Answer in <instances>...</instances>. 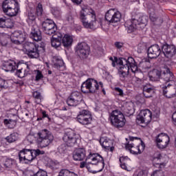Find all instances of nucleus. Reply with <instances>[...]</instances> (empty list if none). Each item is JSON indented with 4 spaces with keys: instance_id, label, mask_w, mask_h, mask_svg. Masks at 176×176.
Listing matches in <instances>:
<instances>
[{
    "instance_id": "nucleus-1",
    "label": "nucleus",
    "mask_w": 176,
    "mask_h": 176,
    "mask_svg": "<svg viewBox=\"0 0 176 176\" xmlns=\"http://www.w3.org/2000/svg\"><path fill=\"white\" fill-rule=\"evenodd\" d=\"M80 20L85 28L97 30L102 28L104 23L107 21L108 24H115L122 20V14L115 9H110L105 13L104 18H97L96 12L93 9L82 8L80 12Z\"/></svg>"
},
{
    "instance_id": "nucleus-2",
    "label": "nucleus",
    "mask_w": 176,
    "mask_h": 176,
    "mask_svg": "<svg viewBox=\"0 0 176 176\" xmlns=\"http://www.w3.org/2000/svg\"><path fill=\"white\" fill-rule=\"evenodd\" d=\"M163 79L166 82L162 85V94L166 98H171V97H175L176 95V87H173L174 85V74L170 71L168 68L166 72L162 74V71L154 69L150 72L149 79L151 82H159V80Z\"/></svg>"
},
{
    "instance_id": "nucleus-3",
    "label": "nucleus",
    "mask_w": 176,
    "mask_h": 176,
    "mask_svg": "<svg viewBox=\"0 0 176 176\" xmlns=\"http://www.w3.org/2000/svg\"><path fill=\"white\" fill-rule=\"evenodd\" d=\"M88 164H92V166H97L98 171H102L105 167V161L104 157L98 153H94L90 152L88 156L86 157V162H82L80 163V168H85L87 167Z\"/></svg>"
},
{
    "instance_id": "nucleus-4",
    "label": "nucleus",
    "mask_w": 176,
    "mask_h": 176,
    "mask_svg": "<svg viewBox=\"0 0 176 176\" xmlns=\"http://www.w3.org/2000/svg\"><path fill=\"white\" fill-rule=\"evenodd\" d=\"M72 42H74L72 36L69 34H65L63 36L61 33L56 34V35L53 36L51 38V45L55 49H58L61 46V44L64 47H69L72 46Z\"/></svg>"
},
{
    "instance_id": "nucleus-5",
    "label": "nucleus",
    "mask_w": 176,
    "mask_h": 176,
    "mask_svg": "<svg viewBox=\"0 0 176 176\" xmlns=\"http://www.w3.org/2000/svg\"><path fill=\"white\" fill-rule=\"evenodd\" d=\"M131 143H127L125 145L126 149L129 151L132 155H141L145 149V143L140 138L131 137L129 138Z\"/></svg>"
},
{
    "instance_id": "nucleus-6",
    "label": "nucleus",
    "mask_w": 176,
    "mask_h": 176,
    "mask_svg": "<svg viewBox=\"0 0 176 176\" xmlns=\"http://www.w3.org/2000/svg\"><path fill=\"white\" fill-rule=\"evenodd\" d=\"M53 140H54V136H53L52 132L47 129L40 131L36 137V144L40 148L49 146V145L53 142Z\"/></svg>"
},
{
    "instance_id": "nucleus-7",
    "label": "nucleus",
    "mask_w": 176,
    "mask_h": 176,
    "mask_svg": "<svg viewBox=\"0 0 176 176\" xmlns=\"http://www.w3.org/2000/svg\"><path fill=\"white\" fill-rule=\"evenodd\" d=\"M26 54L30 58H38L41 53L45 52V46L40 45L32 42H26L23 46Z\"/></svg>"
},
{
    "instance_id": "nucleus-8",
    "label": "nucleus",
    "mask_w": 176,
    "mask_h": 176,
    "mask_svg": "<svg viewBox=\"0 0 176 176\" xmlns=\"http://www.w3.org/2000/svg\"><path fill=\"white\" fill-rule=\"evenodd\" d=\"M110 122L116 129H122L126 124V118L124 115L118 110H113L109 115Z\"/></svg>"
},
{
    "instance_id": "nucleus-9",
    "label": "nucleus",
    "mask_w": 176,
    "mask_h": 176,
    "mask_svg": "<svg viewBox=\"0 0 176 176\" xmlns=\"http://www.w3.org/2000/svg\"><path fill=\"white\" fill-rule=\"evenodd\" d=\"M98 89H100L98 82L93 78H88L81 85V91L85 94L96 93Z\"/></svg>"
},
{
    "instance_id": "nucleus-10",
    "label": "nucleus",
    "mask_w": 176,
    "mask_h": 176,
    "mask_svg": "<svg viewBox=\"0 0 176 176\" xmlns=\"http://www.w3.org/2000/svg\"><path fill=\"white\" fill-rule=\"evenodd\" d=\"M63 140L67 146H78L80 142V135L70 131L65 133Z\"/></svg>"
},
{
    "instance_id": "nucleus-11",
    "label": "nucleus",
    "mask_w": 176,
    "mask_h": 176,
    "mask_svg": "<svg viewBox=\"0 0 176 176\" xmlns=\"http://www.w3.org/2000/svg\"><path fill=\"white\" fill-rule=\"evenodd\" d=\"M16 70V76L21 79L25 78L28 75H31V66L28 65V63H24V60L17 63Z\"/></svg>"
},
{
    "instance_id": "nucleus-12",
    "label": "nucleus",
    "mask_w": 176,
    "mask_h": 176,
    "mask_svg": "<svg viewBox=\"0 0 176 176\" xmlns=\"http://www.w3.org/2000/svg\"><path fill=\"white\" fill-rule=\"evenodd\" d=\"M42 28L44 33L47 35L54 36L60 32H57V25L52 19H46L42 23Z\"/></svg>"
},
{
    "instance_id": "nucleus-13",
    "label": "nucleus",
    "mask_w": 176,
    "mask_h": 176,
    "mask_svg": "<svg viewBox=\"0 0 176 176\" xmlns=\"http://www.w3.org/2000/svg\"><path fill=\"white\" fill-rule=\"evenodd\" d=\"M19 159L20 163H25V164H30L32 160H34V153L31 149L24 148L19 153Z\"/></svg>"
},
{
    "instance_id": "nucleus-14",
    "label": "nucleus",
    "mask_w": 176,
    "mask_h": 176,
    "mask_svg": "<svg viewBox=\"0 0 176 176\" xmlns=\"http://www.w3.org/2000/svg\"><path fill=\"white\" fill-rule=\"evenodd\" d=\"M155 142L159 149H166L170 144V136L166 133H160L156 137Z\"/></svg>"
},
{
    "instance_id": "nucleus-15",
    "label": "nucleus",
    "mask_w": 176,
    "mask_h": 176,
    "mask_svg": "<svg viewBox=\"0 0 176 176\" xmlns=\"http://www.w3.org/2000/svg\"><path fill=\"white\" fill-rule=\"evenodd\" d=\"M76 52L80 58H87L90 54V47L85 42L80 43L77 45Z\"/></svg>"
},
{
    "instance_id": "nucleus-16",
    "label": "nucleus",
    "mask_w": 176,
    "mask_h": 176,
    "mask_svg": "<svg viewBox=\"0 0 176 176\" xmlns=\"http://www.w3.org/2000/svg\"><path fill=\"white\" fill-rule=\"evenodd\" d=\"M91 120H93L91 114H90V111L87 110H82L80 111L79 114L77 116V122L80 123V124H90V123H91Z\"/></svg>"
},
{
    "instance_id": "nucleus-17",
    "label": "nucleus",
    "mask_w": 176,
    "mask_h": 176,
    "mask_svg": "<svg viewBox=\"0 0 176 176\" xmlns=\"http://www.w3.org/2000/svg\"><path fill=\"white\" fill-rule=\"evenodd\" d=\"M137 120L140 122L141 124L146 123L148 124V123L152 122V111L148 109L141 110L137 118Z\"/></svg>"
},
{
    "instance_id": "nucleus-18",
    "label": "nucleus",
    "mask_w": 176,
    "mask_h": 176,
    "mask_svg": "<svg viewBox=\"0 0 176 176\" xmlns=\"http://www.w3.org/2000/svg\"><path fill=\"white\" fill-rule=\"evenodd\" d=\"M125 67H129V72H130V69L133 74H135V76H136L137 74L140 73V70H138V65L137 63H135V60L134 58L130 56L128 58H125L123 63Z\"/></svg>"
},
{
    "instance_id": "nucleus-19",
    "label": "nucleus",
    "mask_w": 176,
    "mask_h": 176,
    "mask_svg": "<svg viewBox=\"0 0 176 176\" xmlns=\"http://www.w3.org/2000/svg\"><path fill=\"white\" fill-rule=\"evenodd\" d=\"M162 53L166 58H171L176 54V47L174 45L165 43L162 46Z\"/></svg>"
},
{
    "instance_id": "nucleus-20",
    "label": "nucleus",
    "mask_w": 176,
    "mask_h": 176,
    "mask_svg": "<svg viewBox=\"0 0 176 176\" xmlns=\"http://www.w3.org/2000/svg\"><path fill=\"white\" fill-rule=\"evenodd\" d=\"M162 54V49L157 44H153L147 50V56L148 58H157Z\"/></svg>"
},
{
    "instance_id": "nucleus-21",
    "label": "nucleus",
    "mask_w": 176,
    "mask_h": 176,
    "mask_svg": "<svg viewBox=\"0 0 176 176\" xmlns=\"http://www.w3.org/2000/svg\"><path fill=\"white\" fill-rule=\"evenodd\" d=\"M17 67V63L14 60L9 59L7 60H2L1 68L6 72H14Z\"/></svg>"
},
{
    "instance_id": "nucleus-22",
    "label": "nucleus",
    "mask_w": 176,
    "mask_h": 176,
    "mask_svg": "<svg viewBox=\"0 0 176 176\" xmlns=\"http://www.w3.org/2000/svg\"><path fill=\"white\" fill-rule=\"evenodd\" d=\"M11 42L15 45H21L25 41V37L21 30H15L10 36Z\"/></svg>"
},
{
    "instance_id": "nucleus-23",
    "label": "nucleus",
    "mask_w": 176,
    "mask_h": 176,
    "mask_svg": "<svg viewBox=\"0 0 176 176\" xmlns=\"http://www.w3.org/2000/svg\"><path fill=\"white\" fill-rule=\"evenodd\" d=\"M86 149L85 148H78L73 153V159L75 162H82L86 159Z\"/></svg>"
},
{
    "instance_id": "nucleus-24",
    "label": "nucleus",
    "mask_w": 176,
    "mask_h": 176,
    "mask_svg": "<svg viewBox=\"0 0 176 176\" xmlns=\"http://www.w3.org/2000/svg\"><path fill=\"white\" fill-rule=\"evenodd\" d=\"M120 80L121 82H124L126 78L129 76V67L125 66L124 64L120 65V68L118 69V72Z\"/></svg>"
},
{
    "instance_id": "nucleus-25",
    "label": "nucleus",
    "mask_w": 176,
    "mask_h": 176,
    "mask_svg": "<svg viewBox=\"0 0 176 176\" xmlns=\"http://www.w3.org/2000/svg\"><path fill=\"white\" fill-rule=\"evenodd\" d=\"M155 93V87L151 84H146L143 86V96L146 98H151Z\"/></svg>"
},
{
    "instance_id": "nucleus-26",
    "label": "nucleus",
    "mask_w": 176,
    "mask_h": 176,
    "mask_svg": "<svg viewBox=\"0 0 176 176\" xmlns=\"http://www.w3.org/2000/svg\"><path fill=\"white\" fill-rule=\"evenodd\" d=\"M100 144L102 148L107 149V151H110V152H113V150L115 149V147L111 146L112 141H111L109 139H107V138H100Z\"/></svg>"
},
{
    "instance_id": "nucleus-27",
    "label": "nucleus",
    "mask_w": 176,
    "mask_h": 176,
    "mask_svg": "<svg viewBox=\"0 0 176 176\" xmlns=\"http://www.w3.org/2000/svg\"><path fill=\"white\" fill-rule=\"evenodd\" d=\"M19 5V2L16 0H4L2 3L3 12L10 9V8H15Z\"/></svg>"
},
{
    "instance_id": "nucleus-28",
    "label": "nucleus",
    "mask_w": 176,
    "mask_h": 176,
    "mask_svg": "<svg viewBox=\"0 0 176 176\" xmlns=\"http://www.w3.org/2000/svg\"><path fill=\"white\" fill-rule=\"evenodd\" d=\"M19 10H20V6L18 4L17 6H15V8H8L3 12L10 17H14V16L19 14Z\"/></svg>"
},
{
    "instance_id": "nucleus-29",
    "label": "nucleus",
    "mask_w": 176,
    "mask_h": 176,
    "mask_svg": "<svg viewBox=\"0 0 176 176\" xmlns=\"http://www.w3.org/2000/svg\"><path fill=\"white\" fill-rule=\"evenodd\" d=\"M30 38L36 42H39V41H42V34L41 33L39 29L32 30L30 33Z\"/></svg>"
},
{
    "instance_id": "nucleus-30",
    "label": "nucleus",
    "mask_w": 176,
    "mask_h": 176,
    "mask_svg": "<svg viewBox=\"0 0 176 176\" xmlns=\"http://www.w3.org/2000/svg\"><path fill=\"white\" fill-rule=\"evenodd\" d=\"M23 176H47V172L42 169H39L37 172L30 170L27 173L24 174Z\"/></svg>"
},
{
    "instance_id": "nucleus-31",
    "label": "nucleus",
    "mask_w": 176,
    "mask_h": 176,
    "mask_svg": "<svg viewBox=\"0 0 176 176\" xmlns=\"http://www.w3.org/2000/svg\"><path fill=\"white\" fill-rule=\"evenodd\" d=\"M126 58H118V57L114 56L113 57L111 56L109 58L110 61H112L111 63V65L112 67H116V64H118V65H123V63H124V60Z\"/></svg>"
},
{
    "instance_id": "nucleus-32",
    "label": "nucleus",
    "mask_w": 176,
    "mask_h": 176,
    "mask_svg": "<svg viewBox=\"0 0 176 176\" xmlns=\"http://www.w3.org/2000/svg\"><path fill=\"white\" fill-rule=\"evenodd\" d=\"M3 124L6 127H8V129H14L17 124V120L4 119Z\"/></svg>"
},
{
    "instance_id": "nucleus-33",
    "label": "nucleus",
    "mask_w": 176,
    "mask_h": 176,
    "mask_svg": "<svg viewBox=\"0 0 176 176\" xmlns=\"http://www.w3.org/2000/svg\"><path fill=\"white\" fill-rule=\"evenodd\" d=\"M130 160L129 157L122 156L119 158V162L120 163V167L122 170H127V163Z\"/></svg>"
},
{
    "instance_id": "nucleus-34",
    "label": "nucleus",
    "mask_w": 176,
    "mask_h": 176,
    "mask_svg": "<svg viewBox=\"0 0 176 176\" xmlns=\"http://www.w3.org/2000/svg\"><path fill=\"white\" fill-rule=\"evenodd\" d=\"M17 140H19V133H12L6 138V140L7 142H9V144L16 142Z\"/></svg>"
},
{
    "instance_id": "nucleus-35",
    "label": "nucleus",
    "mask_w": 176,
    "mask_h": 176,
    "mask_svg": "<svg viewBox=\"0 0 176 176\" xmlns=\"http://www.w3.org/2000/svg\"><path fill=\"white\" fill-rule=\"evenodd\" d=\"M124 26L128 30V33L131 34V32H133L134 30H137V28H135V25H133L131 23V21H128L124 23Z\"/></svg>"
},
{
    "instance_id": "nucleus-36",
    "label": "nucleus",
    "mask_w": 176,
    "mask_h": 176,
    "mask_svg": "<svg viewBox=\"0 0 176 176\" xmlns=\"http://www.w3.org/2000/svg\"><path fill=\"white\" fill-rule=\"evenodd\" d=\"M72 98L74 99L77 102H80L82 101V94L79 91H73L70 94Z\"/></svg>"
},
{
    "instance_id": "nucleus-37",
    "label": "nucleus",
    "mask_w": 176,
    "mask_h": 176,
    "mask_svg": "<svg viewBox=\"0 0 176 176\" xmlns=\"http://www.w3.org/2000/svg\"><path fill=\"white\" fill-rule=\"evenodd\" d=\"M58 176H78L77 174H76L74 172H71L67 169H62Z\"/></svg>"
},
{
    "instance_id": "nucleus-38",
    "label": "nucleus",
    "mask_w": 176,
    "mask_h": 176,
    "mask_svg": "<svg viewBox=\"0 0 176 176\" xmlns=\"http://www.w3.org/2000/svg\"><path fill=\"white\" fill-rule=\"evenodd\" d=\"M36 20V14L32 12H30L28 14V19H26L27 23L28 24H31L32 21H35Z\"/></svg>"
},
{
    "instance_id": "nucleus-39",
    "label": "nucleus",
    "mask_w": 176,
    "mask_h": 176,
    "mask_svg": "<svg viewBox=\"0 0 176 176\" xmlns=\"http://www.w3.org/2000/svg\"><path fill=\"white\" fill-rule=\"evenodd\" d=\"M66 102L69 107H76V105L79 104V102L75 100V99H73L71 95L67 98Z\"/></svg>"
},
{
    "instance_id": "nucleus-40",
    "label": "nucleus",
    "mask_w": 176,
    "mask_h": 176,
    "mask_svg": "<svg viewBox=\"0 0 176 176\" xmlns=\"http://www.w3.org/2000/svg\"><path fill=\"white\" fill-rule=\"evenodd\" d=\"M162 159V154L155 153L151 157V160L155 164H160V160Z\"/></svg>"
},
{
    "instance_id": "nucleus-41",
    "label": "nucleus",
    "mask_w": 176,
    "mask_h": 176,
    "mask_svg": "<svg viewBox=\"0 0 176 176\" xmlns=\"http://www.w3.org/2000/svg\"><path fill=\"white\" fill-rule=\"evenodd\" d=\"M34 74H36L35 80L36 82H39L41 79H43V74L42 72L39 69L34 70Z\"/></svg>"
},
{
    "instance_id": "nucleus-42",
    "label": "nucleus",
    "mask_w": 176,
    "mask_h": 176,
    "mask_svg": "<svg viewBox=\"0 0 176 176\" xmlns=\"http://www.w3.org/2000/svg\"><path fill=\"white\" fill-rule=\"evenodd\" d=\"M9 87V85H8V81L3 78H0V91L1 90H3L5 89H8Z\"/></svg>"
},
{
    "instance_id": "nucleus-43",
    "label": "nucleus",
    "mask_w": 176,
    "mask_h": 176,
    "mask_svg": "<svg viewBox=\"0 0 176 176\" xmlns=\"http://www.w3.org/2000/svg\"><path fill=\"white\" fill-rule=\"evenodd\" d=\"M0 28H12V26L8 25V21L3 18H0Z\"/></svg>"
},
{
    "instance_id": "nucleus-44",
    "label": "nucleus",
    "mask_w": 176,
    "mask_h": 176,
    "mask_svg": "<svg viewBox=\"0 0 176 176\" xmlns=\"http://www.w3.org/2000/svg\"><path fill=\"white\" fill-rule=\"evenodd\" d=\"M36 12L37 16H42V14L43 13V7L42 6V3H38L36 8Z\"/></svg>"
},
{
    "instance_id": "nucleus-45",
    "label": "nucleus",
    "mask_w": 176,
    "mask_h": 176,
    "mask_svg": "<svg viewBox=\"0 0 176 176\" xmlns=\"http://www.w3.org/2000/svg\"><path fill=\"white\" fill-rule=\"evenodd\" d=\"M52 14L54 17H60V16H61V12L57 8H52Z\"/></svg>"
},
{
    "instance_id": "nucleus-46",
    "label": "nucleus",
    "mask_w": 176,
    "mask_h": 176,
    "mask_svg": "<svg viewBox=\"0 0 176 176\" xmlns=\"http://www.w3.org/2000/svg\"><path fill=\"white\" fill-rule=\"evenodd\" d=\"M114 91H116L117 96H119L120 97H124V92H123V89L120 87H115Z\"/></svg>"
},
{
    "instance_id": "nucleus-47",
    "label": "nucleus",
    "mask_w": 176,
    "mask_h": 176,
    "mask_svg": "<svg viewBox=\"0 0 176 176\" xmlns=\"http://www.w3.org/2000/svg\"><path fill=\"white\" fill-rule=\"evenodd\" d=\"M33 152V156L35 157H36V156H39V155H45V151H41L39 149H36V150H32Z\"/></svg>"
},
{
    "instance_id": "nucleus-48",
    "label": "nucleus",
    "mask_w": 176,
    "mask_h": 176,
    "mask_svg": "<svg viewBox=\"0 0 176 176\" xmlns=\"http://www.w3.org/2000/svg\"><path fill=\"white\" fill-rule=\"evenodd\" d=\"M14 163V160H13L12 159H8L6 161L4 164H5L6 167H7L8 168H10V167H12V166H13Z\"/></svg>"
},
{
    "instance_id": "nucleus-49",
    "label": "nucleus",
    "mask_w": 176,
    "mask_h": 176,
    "mask_svg": "<svg viewBox=\"0 0 176 176\" xmlns=\"http://www.w3.org/2000/svg\"><path fill=\"white\" fill-rule=\"evenodd\" d=\"M131 23L133 25H135V28H138L137 25H140V24H144V22L142 20H138V19H133L131 21Z\"/></svg>"
},
{
    "instance_id": "nucleus-50",
    "label": "nucleus",
    "mask_w": 176,
    "mask_h": 176,
    "mask_svg": "<svg viewBox=\"0 0 176 176\" xmlns=\"http://www.w3.org/2000/svg\"><path fill=\"white\" fill-rule=\"evenodd\" d=\"M149 17L151 21H152L153 23H155V21H157V16H156V14H155L154 12L150 13Z\"/></svg>"
},
{
    "instance_id": "nucleus-51",
    "label": "nucleus",
    "mask_w": 176,
    "mask_h": 176,
    "mask_svg": "<svg viewBox=\"0 0 176 176\" xmlns=\"http://www.w3.org/2000/svg\"><path fill=\"white\" fill-rule=\"evenodd\" d=\"M55 67L57 68H60V67H64V60H58L56 63L54 64Z\"/></svg>"
},
{
    "instance_id": "nucleus-52",
    "label": "nucleus",
    "mask_w": 176,
    "mask_h": 176,
    "mask_svg": "<svg viewBox=\"0 0 176 176\" xmlns=\"http://www.w3.org/2000/svg\"><path fill=\"white\" fill-rule=\"evenodd\" d=\"M151 176H164V173L162 170H155Z\"/></svg>"
},
{
    "instance_id": "nucleus-53",
    "label": "nucleus",
    "mask_w": 176,
    "mask_h": 176,
    "mask_svg": "<svg viewBox=\"0 0 176 176\" xmlns=\"http://www.w3.org/2000/svg\"><path fill=\"white\" fill-rule=\"evenodd\" d=\"M123 43L119 41H117L114 43V46L116 47V49H122V47H123Z\"/></svg>"
},
{
    "instance_id": "nucleus-54",
    "label": "nucleus",
    "mask_w": 176,
    "mask_h": 176,
    "mask_svg": "<svg viewBox=\"0 0 176 176\" xmlns=\"http://www.w3.org/2000/svg\"><path fill=\"white\" fill-rule=\"evenodd\" d=\"M33 97L36 100H41V92H38V91L33 92Z\"/></svg>"
},
{
    "instance_id": "nucleus-55",
    "label": "nucleus",
    "mask_w": 176,
    "mask_h": 176,
    "mask_svg": "<svg viewBox=\"0 0 176 176\" xmlns=\"http://www.w3.org/2000/svg\"><path fill=\"white\" fill-rule=\"evenodd\" d=\"M98 85L99 86L100 85V87L102 89V93L104 94V96H105V94H107V92L105 91V89H104V84L102 83V82H99Z\"/></svg>"
},
{
    "instance_id": "nucleus-56",
    "label": "nucleus",
    "mask_w": 176,
    "mask_h": 176,
    "mask_svg": "<svg viewBox=\"0 0 176 176\" xmlns=\"http://www.w3.org/2000/svg\"><path fill=\"white\" fill-rule=\"evenodd\" d=\"M72 2H73V3L75 5H80V3L83 2V0H72Z\"/></svg>"
},
{
    "instance_id": "nucleus-57",
    "label": "nucleus",
    "mask_w": 176,
    "mask_h": 176,
    "mask_svg": "<svg viewBox=\"0 0 176 176\" xmlns=\"http://www.w3.org/2000/svg\"><path fill=\"white\" fill-rule=\"evenodd\" d=\"M41 113L43 116V117H42L43 119L45 118H49V115H47V113H46V111H42Z\"/></svg>"
},
{
    "instance_id": "nucleus-58",
    "label": "nucleus",
    "mask_w": 176,
    "mask_h": 176,
    "mask_svg": "<svg viewBox=\"0 0 176 176\" xmlns=\"http://www.w3.org/2000/svg\"><path fill=\"white\" fill-rule=\"evenodd\" d=\"M67 21H72V16H67Z\"/></svg>"
},
{
    "instance_id": "nucleus-59",
    "label": "nucleus",
    "mask_w": 176,
    "mask_h": 176,
    "mask_svg": "<svg viewBox=\"0 0 176 176\" xmlns=\"http://www.w3.org/2000/svg\"><path fill=\"white\" fill-rule=\"evenodd\" d=\"M42 119H43L42 117L37 118V122L42 120Z\"/></svg>"
},
{
    "instance_id": "nucleus-60",
    "label": "nucleus",
    "mask_w": 176,
    "mask_h": 176,
    "mask_svg": "<svg viewBox=\"0 0 176 176\" xmlns=\"http://www.w3.org/2000/svg\"><path fill=\"white\" fill-rule=\"evenodd\" d=\"M48 75H52V71L51 70L48 71Z\"/></svg>"
},
{
    "instance_id": "nucleus-61",
    "label": "nucleus",
    "mask_w": 176,
    "mask_h": 176,
    "mask_svg": "<svg viewBox=\"0 0 176 176\" xmlns=\"http://www.w3.org/2000/svg\"><path fill=\"white\" fill-rule=\"evenodd\" d=\"M31 137H32V136H31V135L28 136V141H30V138H31Z\"/></svg>"
},
{
    "instance_id": "nucleus-62",
    "label": "nucleus",
    "mask_w": 176,
    "mask_h": 176,
    "mask_svg": "<svg viewBox=\"0 0 176 176\" xmlns=\"http://www.w3.org/2000/svg\"><path fill=\"white\" fill-rule=\"evenodd\" d=\"M137 176H142L141 173H138Z\"/></svg>"
},
{
    "instance_id": "nucleus-63",
    "label": "nucleus",
    "mask_w": 176,
    "mask_h": 176,
    "mask_svg": "<svg viewBox=\"0 0 176 176\" xmlns=\"http://www.w3.org/2000/svg\"><path fill=\"white\" fill-rule=\"evenodd\" d=\"M144 49L143 48H141L140 50L138 49V52H141V50H143Z\"/></svg>"
},
{
    "instance_id": "nucleus-64",
    "label": "nucleus",
    "mask_w": 176,
    "mask_h": 176,
    "mask_svg": "<svg viewBox=\"0 0 176 176\" xmlns=\"http://www.w3.org/2000/svg\"><path fill=\"white\" fill-rule=\"evenodd\" d=\"M25 116H28V113H25Z\"/></svg>"
}]
</instances>
